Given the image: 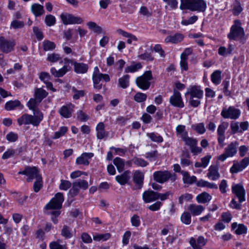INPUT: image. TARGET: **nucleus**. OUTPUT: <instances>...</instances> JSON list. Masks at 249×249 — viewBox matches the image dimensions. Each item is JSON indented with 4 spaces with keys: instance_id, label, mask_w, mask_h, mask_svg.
<instances>
[{
    "instance_id": "obj_1",
    "label": "nucleus",
    "mask_w": 249,
    "mask_h": 249,
    "mask_svg": "<svg viewBox=\"0 0 249 249\" xmlns=\"http://www.w3.org/2000/svg\"><path fill=\"white\" fill-rule=\"evenodd\" d=\"M39 102L35 98H31L27 103L29 109L33 111L34 115L24 114L18 118L17 121L19 125L31 124L34 126H37L43 119V113L38 109L37 106Z\"/></svg>"
},
{
    "instance_id": "obj_2",
    "label": "nucleus",
    "mask_w": 249,
    "mask_h": 249,
    "mask_svg": "<svg viewBox=\"0 0 249 249\" xmlns=\"http://www.w3.org/2000/svg\"><path fill=\"white\" fill-rule=\"evenodd\" d=\"M153 79L152 72L146 71L142 75L138 77L136 79L137 86L142 90L148 89L151 85L150 81Z\"/></svg>"
},
{
    "instance_id": "obj_3",
    "label": "nucleus",
    "mask_w": 249,
    "mask_h": 249,
    "mask_svg": "<svg viewBox=\"0 0 249 249\" xmlns=\"http://www.w3.org/2000/svg\"><path fill=\"white\" fill-rule=\"evenodd\" d=\"M153 178L160 183H163L169 179L173 182L176 180L177 175L171 174L168 171H158L154 173Z\"/></svg>"
},
{
    "instance_id": "obj_4",
    "label": "nucleus",
    "mask_w": 249,
    "mask_h": 249,
    "mask_svg": "<svg viewBox=\"0 0 249 249\" xmlns=\"http://www.w3.org/2000/svg\"><path fill=\"white\" fill-rule=\"evenodd\" d=\"M238 145V142L237 141L230 143L225 148L224 153L218 157V160L221 161H224L227 158L234 156L237 153Z\"/></svg>"
},
{
    "instance_id": "obj_5",
    "label": "nucleus",
    "mask_w": 249,
    "mask_h": 249,
    "mask_svg": "<svg viewBox=\"0 0 249 249\" xmlns=\"http://www.w3.org/2000/svg\"><path fill=\"white\" fill-rule=\"evenodd\" d=\"M240 114V110L233 106H230L228 108L224 107L221 113V115L224 118L231 120L237 119Z\"/></svg>"
},
{
    "instance_id": "obj_6",
    "label": "nucleus",
    "mask_w": 249,
    "mask_h": 249,
    "mask_svg": "<svg viewBox=\"0 0 249 249\" xmlns=\"http://www.w3.org/2000/svg\"><path fill=\"white\" fill-rule=\"evenodd\" d=\"M64 200L63 194L57 193L53 198L50 202L46 205V209H60L62 207V204Z\"/></svg>"
},
{
    "instance_id": "obj_7",
    "label": "nucleus",
    "mask_w": 249,
    "mask_h": 249,
    "mask_svg": "<svg viewBox=\"0 0 249 249\" xmlns=\"http://www.w3.org/2000/svg\"><path fill=\"white\" fill-rule=\"evenodd\" d=\"M16 45L14 40H8L3 36L0 37V51L4 53H9L14 50Z\"/></svg>"
},
{
    "instance_id": "obj_8",
    "label": "nucleus",
    "mask_w": 249,
    "mask_h": 249,
    "mask_svg": "<svg viewBox=\"0 0 249 249\" xmlns=\"http://www.w3.org/2000/svg\"><path fill=\"white\" fill-rule=\"evenodd\" d=\"M60 18L65 25L81 24L83 22L82 18L79 17H75L72 14L69 13H62Z\"/></svg>"
},
{
    "instance_id": "obj_9",
    "label": "nucleus",
    "mask_w": 249,
    "mask_h": 249,
    "mask_svg": "<svg viewBox=\"0 0 249 249\" xmlns=\"http://www.w3.org/2000/svg\"><path fill=\"white\" fill-rule=\"evenodd\" d=\"M18 174L27 176V181L28 182L31 181L34 178H37L38 177H41L36 167L26 166L24 170L19 171Z\"/></svg>"
},
{
    "instance_id": "obj_10",
    "label": "nucleus",
    "mask_w": 249,
    "mask_h": 249,
    "mask_svg": "<svg viewBox=\"0 0 249 249\" xmlns=\"http://www.w3.org/2000/svg\"><path fill=\"white\" fill-rule=\"evenodd\" d=\"M249 165V158L245 157L240 162L236 160L233 161V164L230 168V172L232 174L237 173L243 171Z\"/></svg>"
},
{
    "instance_id": "obj_11",
    "label": "nucleus",
    "mask_w": 249,
    "mask_h": 249,
    "mask_svg": "<svg viewBox=\"0 0 249 249\" xmlns=\"http://www.w3.org/2000/svg\"><path fill=\"white\" fill-rule=\"evenodd\" d=\"M186 145L189 146L191 152L196 155L202 152L201 148L197 146V141L196 139L188 136L182 139Z\"/></svg>"
},
{
    "instance_id": "obj_12",
    "label": "nucleus",
    "mask_w": 249,
    "mask_h": 249,
    "mask_svg": "<svg viewBox=\"0 0 249 249\" xmlns=\"http://www.w3.org/2000/svg\"><path fill=\"white\" fill-rule=\"evenodd\" d=\"M228 126V123L223 122L219 125L217 128V141L221 147H223L224 145V141L225 139V133Z\"/></svg>"
},
{
    "instance_id": "obj_13",
    "label": "nucleus",
    "mask_w": 249,
    "mask_h": 249,
    "mask_svg": "<svg viewBox=\"0 0 249 249\" xmlns=\"http://www.w3.org/2000/svg\"><path fill=\"white\" fill-rule=\"evenodd\" d=\"M244 35L243 29L239 25L234 24L231 26L228 37L231 40H236L237 38L241 37Z\"/></svg>"
},
{
    "instance_id": "obj_14",
    "label": "nucleus",
    "mask_w": 249,
    "mask_h": 249,
    "mask_svg": "<svg viewBox=\"0 0 249 249\" xmlns=\"http://www.w3.org/2000/svg\"><path fill=\"white\" fill-rule=\"evenodd\" d=\"M232 192L238 198L240 203L245 200V190L241 184H234L231 187Z\"/></svg>"
},
{
    "instance_id": "obj_15",
    "label": "nucleus",
    "mask_w": 249,
    "mask_h": 249,
    "mask_svg": "<svg viewBox=\"0 0 249 249\" xmlns=\"http://www.w3.org/2000/svg\"><path fill=\"white\" fill-rule=\"evenodd\" d=\"M170 103L175 107L182 108L184 103L182 101L180 93L177 90H174V94L169 99Z\"/></svg>"
},
{
    "instance_id": "obj_16",
    "label": "nucleus",
    "mask_w": 249,
    "mask_h": 249,
    "mask_svg": "<svg viewBox=\"0 0 249 249\" xmlns=\"http://www.w3.org/2000/svg\"><path fill=\"white\" fill-rule=\"evenodd\" d=\"M65 65L59 70H57L54 68H52L51 69V72L55 77H60L63 76L69 71L68 64L71 60L68 58L64 59Z\"/></svg>"
},
{
    "instance_id": "obj_17",
    "label": "nucleus",
    "mask_w": 249,
    "mask_h": 249,
    "mask_svg": "<svg viewBox=\"0 0 249 249\" xmlns=\"http://www.w3.org/2000/svg\"><path fill=\"white\" fill-rule=\"evenodd\" d=\"M207 242V240L202 236L198 237L196 240L194 238H190L189 243L194 249H203L202 247L204 246Z\"/></svg>"
},
{
    "instance_id": "obj_18",
    "label": "nucleus",
    "mask_w": 249,
    "mask_h": 249,
    "mask_svg": "<svg viewBox=\"0 0 249 249\" xmlns=\"http://www.w3.org/2000/svg\"><path fill=\"white\" fill-rule=\"evenodd\" d=\"M102 80L107 82L110 81V77L107 74H103L99 71V69L97 67L94 68L92 74L93 82H100Z\"/></svg>"
},
{
    "instance_id": "obj_19",
    "label": "nucleus",
    "mask_w": 249,
    "mask_h": 249,
    "mask_svg": "<svg viewBox=\"0 0 249 249\" xmlns=\"http://www.w3.org/2000/svg\"><path fill=\"white\" fill-rule=\"evenodd\" d=\"M158 193L152 190H148L143 192L142 199L145 203H150L158 200Z\"/></svg>"
},
{
    "instance_id": "obj_20",
    "label": "nucleus",
    "mask_w": 249,
    "mask_h": 249,
    "mask_svg": "<svg viewBox=\"0 0 249 249\" xmlns=\"http://www.w3.org/2000/svg\"><path fill=\"white\" fill-rule=\"evenodd\" d=\"M219 169L217 165H214L210 166L207 177L212 180H216L220 178V174L218 172Z\"/></svg>"
},
{
    "instance_id": "obj_21",
    "label": "nucleus",
    "mask_w": 249,
    "mask_h": 249,
    "mask_svg": "<svg viewBox=\"0 0 249 249\" xmlns=\"http://www.w3.org/2000/svg\"><path fill=\"white\" fill-rule=\"evenodd\" d=\"M92 153H84L76 159V163L77 164H83L88 165L89 164V160L93 156Z\"/></svg>"
},
{
    "instance_id": "obj_22",
    "label": "nucleus",
    "mask_w": 249,
    "mask_h": 249,
    "mask_svg": "<svg viewBox=\"0 0 249 249\" xmlns=\"http://www.w3.org/2000/svg\"><path fill=\"white\" fill-rule=\"evenodd\" d=\"M207 7L204 0H193L192 11L204 12Z\"/></svg>"
},
{
    "instance_id": "obj_23",
    "label": "nucleus",
    "mask_w": 249,
    "mask_h": 249,
    "mask_svg": "<svg viewBox=\"0 0 249 249\" xmlns=\"http://www.w3.org/2000/svg\"><path fill=\"white\" fill-rule=\"evenodd\" d=\"M74 106L71 104L62 106L59 110L60 114L66 118H70L73 111Z\"/></svg>"
},
{
    "instance_id": "obj_24",
    "label": "nucleus",
    "mask_w": 249,
    "mask_h": 249,
    "mask_svg": "<svg viewBox=\"0 0 249 249\" xmlns=\"http://www.w3.org/2000/svg\"><path fill=\"white\" fill-rule=\"evenodd\" d=\"M186 94L190 95V97L196 98H202L203 96V91L200 89V87L194 86L192 87Z\"/></svg>"
},
{
    "instance_id": "obj_25",
    "label": "nucleus",
    "mask_w": 249,
    "mask_h": 249,
    "mask_svg": "<svg viewBox=\"0 0 249 249\" xmlns=\"http://www.w3.org/2000/svg\"><path fill=\"white\" fill-rule=\"evenodd\" d=\"M143 179L144 175L142 172L139 170H137L134 172L133 180L136 184L137 189H141L142 187Z\"/></svg>"
},
{
    "instance_id": "obj_26",
    "label": "nucleus",
    "mask_w": 249,
    "mask_h": 249,
    "mask_svg": "<svg viewBox=\"0 0 249 249\" xmlns=\"http://www.w3.org/2000/svg\"><path fill=\"white\" fill-rule=\"evenodd\" d=\"M188 210L193 216H196L202 213L204 210V207L202 205L191 204L189 205Z\"/></svg>"
},
{
    "instance_id": "obj_27",
    "label": "nucleus",
    "mask_w": 249,
    "mask_h": 249,
    "mask_svg": "<svg viewBox=\"0 0 249 249\" xmlns=\"http://www.w3.org/2000/svg\"><path fill=\"white\" fill-rule=\"evenodd\" d=\"M184 36L180 33H177L173 36H168L165 39L166 43L177 44L181 42L184 38Z\"/></svg>"
},
{
    "instance_id": "obj_28",
    "label": "nucleus",
    "mask_w": 249,
    "mask_h": 249,
    "mask_svg": "<svg viewBox=\"0 0 249 249\" xmlns=\"http://www.w3.org/2000/svg\"><path fill=\"white\" fill-rule=\"evenodd\" d=\"M130 174L129 171H125L122 174L117 176L115 178L116 180L121 185H125L130 179Z\"/></svg>"
},
{
    "instance_id": "obj_29",
    "label": "nucleus",
    "mask_w": 249,
    "mask_h": 249,
    "mask_svg": "<svg viewBox=\"0 0 249 249\" xmlns=\"http://www.w3.org/2000/svg\"><path fill=\"white\" fill-rule=\"evenodd\" d=\"M96 130L97 131V138L101 140L108 135V133L106 132L105 130V126L103 123H99L96 126Z\"/></svg>"
},
{
    "instance_id": "obj_30",
    "label": "nucleus",
    "mask_w": 249,
    "mask_h": 249,
    "mask_svg": "<svg viewBox=\"0 0 249 249\" xmlns=\"http://www.w3.org/2000/svg\"><path fill=\"white\" fill-rule=\"evenodd\" d=\"M181 173L183 176L182 180L184 183L192 184L196 183V178L195 176H190L188 172L184 171H182Z\"/></svg>"
},
{
    "instance_id": "obj_31",
    "label": "nucleus",
    "mask_w": 249,
    "mask_h": 249,
    "mask_svg": "<svg viewBox=\"0 0 249 249\" xmlns=\"http://www.w3.org/2000/svg\"><path fill=\"white\" fill-rule=\"evenodd\" d=\"M73 65L74 71L77 73H85L88 71V66L86 64L75 62Z\"/></svg>"
},
{
    "instance_id": "obj_32",
    "label": "nucleus",
    "mask_w": 249,
    "mask_h": 249,
    "mask_svg": "<svg viewBox=\"0 0 249 249\" xmlns=\"http://www.w3.org/2000/svg\"><path fill=\"white\" fill-rule=\"evenodd\" d=\"M48 95V92L42 88H38L35 91V98L39 102H41L42 100Z\"/></svg>"
},
{
    "instance_id": "obj_33",
    "label": "nucleus",
    "mask_w": 249,
    "mask_h": 249,
    "mask_svg": "<svg viewBox=\"0 0 249 249\" xmlns=\"http://www.w3.org/2000/svg\"><path fill=\"white\" fill-rule=\"evenodd\" d=\"M212 199V196L206 192H203L198 195L196 197V200L198 203H206L209 202Z\"/></svg>"
},
{
    "instance_id": "obj_34",
    "label": "nucleus",
    "mask_w": 249,
    "mask_h": 249,
    "mask_svg": "<svg viewBox=\"0 0 249 249\" xmlns=\"http://www.w3.org/2000/svg\"><path fill=\"white\" fill-rule=\"evenodd\" d=\"M71 228L67 225H64L61 231V235L65 238L70 239L73 236Z\"/></svg>"
},
{
    "instance_id": "obj_35",
    "label": "nucleus",
    "mask_w": 249,
    "mask_h": 249,
    "mask_svg": "<svg viewBox=\"0 0 249 249\" xmlns=\"http://www.w3.org/2000/svg\"><path fill=\"white\" fill-rule=\"evenodd\" d=\"M31 9L36 17L42 15L44 13L43 6L39 4L35 3L32 5Z\"/></svg>"
},
{
    "instance_id": "obj_36",
    "label": "nucleus",
    "mask_w": 249,
    "mask_h": 249,
    "mask_svg": "<svg viewBox=\"0 0 249 249\" xmlns=\"http://www.w3.org/2000/svg\"><path fill=\"white\" fill-rule=\"evenodd\" d=\"M113 163L116 166L117 170L119 172H123L125 165V163L124 160L119 157H116L113 160Z\"/></svg>"
},
{
    "instance_id": "obj_37",
    "label": "nucleus",
    "mask_w": 249,
    "mask_h": 249,
    "mask_svg": "<svg viewBox=\"0 0 249 249\" xmlns=\"http://www.w3.org/2000/svg\"><path fill=\"white\" fill-rule=\"evenodd\" d=\"M190 157V156L188 152H183L180 158V163L182 166H187L192 163L189 160Z\"/></svg>"
},
{
    "instance_id": "obj_38",
    "label": "nucleus",
    "mask_w": 249,
    "mask_h": 249,
    "mask_svg": "<svg viewBox=\"0 0 249 249\" xmlns=\"http://www.w3.org/2000/svg\"><path fill=\"white\" fill-rule=\"evenodd\" d=\"M211 80L215 85H218L221 80V71L219 70L215 71L211 74Z\"/></svg>"
},
{
    "instance_id": "obj_39",
    "label": "nucleus",
    "mask_w": 249,
    "mask_h": 249,
    "mask_svg": "<svg viewBox=\"0 0 249 249\" xmlns=\"http://www.w3.org/2000/svg\"><path fill=\"white\" fill-rule=\"evenodd\" d=\"M42 47L45 51H52L55 49L56 45L53 42L45 40L42 42Z\"/></svg>"
},
{
    "instance_id": "obj_40",
    "label": "nucleus",
    "mask_w": 249,
    "mask_h": 249,
    "mask_svg": "<svg viewBox=\"0 0 249 249\" xmlns=\"http://www.w3.org/2000/svg\"><path fill=\"white\" fill-rule=\"evenodd\" d=\"M79 190L80 189L86 190L89 187L88 182L84 179H78L72 183Z\"/></svg>"
},
{
    "instance_id": "obj_41",
    "label": "nucleus",
    "mask_w": 249,
    "mask_h": 249,
    "mask_svg": "<svg viewBox=\"0 0 249 249\" xmlns=\"http://www.w3.org/2000/svg\"><path fill=\"white\" fill-rule=\"evenodd\" d=\"M119 85L123 89H126L129 85V75L126 74L118 80Z\"/></svg>"
},
{
    "instance_id": "obj_42",
    "label": "nucleus",
    "mask_w": 249,
    "mask_h": 249,
    "mask_svg": "<svg viewBox=\"0 0 249 249\" xmlns=\"http://www.w3.org/2000/svg\"><path fill=\"white\" fill-rule=\"evenodd\" d=\"M20 103L18 100L10 101L7 102L5 105V109L6 110L10 111L14 109L16 107L20 106Z\"/></svg>"
},
{
    "instance_id": "obj_43",
    "label": "nucleus",
    "mask_w": 249,
    "mask_h": 249,
    "mask_svg": "<svg viewBox=\"0 0 249 249\" xmlns=\"http://www.w3.org/2000/svg\"><path fill=\"white\" fill-rule=\"evenodd\" d=\"M177 135L179 136L182 140L188 136V132L185 130V126L184 125H178L176 127Z\"/></svg>"
},
{
    "instance_id": "obj_44",
    "label": "nucleus",
    "mask_w": 249,
    "mask_h": 249,
    "mask_svg": "<svg viewBox=\"0 0 249 249\" xmlns=\"http://www.w3.org/2000/svg\"><path fill=\"white\" fill-rule=\"evenodd\" d=\"M180 9L181 10L188 9L192 11L193 0H180Z\"/></svg>"
},
{
    "instance_id": "obj_45",
    "label": "nucleus",
    "mask_w": 249,
    "mask_h": 249,
    "mask_svg": "<svg viewBox=\"0 0 249 249\" xmlns=\"http://www.w3.org/2000/svg\"><path fill=\"white\" fill-rule=\"evenodd\" d=\"M132 161L136 165L142 167H145L148 164V162L147 161L143 159L138 157L133 158L132 159Z\"/></svg>"
},
{
    "instance_id": "obj_46",
    "label": "nucleus",
    "mask_w": 249,
    "mask_h": 249,
    "mask_svg": "<svg viewBox=\"0 0 249 249\" xmlns=\"http://www.w3.org/2000/svg\"><path fill=\"white\" fill-rule=\"evenodd\" d=\"M181 222L186 224L189 225L191 222V214L188 212H184L180 217Z\"/></svg>"
},
{
    "instance_id": "obj_47",
    "label": "nucleus",
    "mask_w": 249,
    "mask_h": 249,
    "mask_svg": "<svg viewBox=\"0 0 249 249\" xmlns=\"http://www.w3.org/2000/svg\"><path fill=\"white\" fill-rule=\"evenodd\" d=\"M142 66L140 63L127 66L125 69V72H134L142 68Z\"/></svg>"
},
{
    "instance_id": "obj_48",
    "label": "nucleus",
    "mask_w": 249,
    "mask_h": 249,
    "mask_svg": "<svg viewBox=\"0 0 249 249\" xmlns=\"http://www.w3.org/2000/svg\"><path fill=\"white\" fill-rule=\"evenodd\" d=\"M72 91L73 92V98L75 100L79 99L80 97H84L85 92L84 90H77L75 87L72 88Z\"/></svg>"
},
{
    "instance_id": "obj_49",
    "label": "nucleus",
    "mask_w": 249,
    "mask_h": 249,
    "mask_svg": "<svg viewBox=\"0 0 249 249\" xmlns=\"http://www.w3.org/2000/svg\"><path fill=\"white\" fill-rule=\"evenodd\" d=\"M147 97L146 94L138 92L135 95L134 99L138 103H141L144 102L146 100Z\"/></svg>"
},
{
    "instance_id": "obj_50",
    "label": "nucleus",
    "mask_w": 249,
    "mask_h": 249,
    "mask_svg": "<svg viewBox=\"0 0 249 249\" xmlns=\"http://www.w3.org/2000/svg\"><path fill=\"white\" fill-rule=\"evenodd\" d=\"M192 128L194 129L197 133L200 134H203L206 131L204 124L202 123L193 125Z\"/></svg>"
},
{
    "instance_id": "obj_51",
    "label": "nucleus",
    "mask_w": 249,
    "mask_h": 249,
    "mask_svg": "<svg viewBox=\"0 0 249 249\" xmlns=\"http://www.w3.org/2000/svg\"><path fill=\"white\" fill-rule=\"evenodd\" d=\"M193 198V196L191 194L186 193L180 196L178 198V203L182 204L184 201H189Z\"/></svg>"
},
{
    "instance_id": "obj_52",
    "label": "nucleus",
    "mask_w": 249,
    "mask_h": 249,
    "mask_svg": "<svg viewBox=\"0 0 249 249\" xmlns=\"http://www.w3.org/2000/svg\"><path fill=\"white\" fill-rule=\"evenodd\" d=\"M61 59L60 55L58 53H52L48 54L47 60L52 63H55Z\"/></svg>"
},
{
    "instance_id": "obj_53",
    "label": "nucleus",
    "mask_w": 249,
    "mask_h": 249,
    "mask_svg": "<svg viewBox=\"0 0 249 249\" xmlns=\"http://www.w3.org/2000/svg\"><path fill=\"white\" fill-rule=\"evenodd\" d=\"M42 179L41 177H38L34 182L33 188L35 192H38L42 187Z\"/></svg>"
},
{
    "instance_id": "obj_54",
    "label": "nucleus",
    "mask_w": 249,
    "mask_h": 249,
    "mask_svg": "<svg viewBox=\"0 0 249 249\" xmlns=\"http://www.w3.org/2000/svg\"><path fill=\"white\" fill-rule=\"evenodd\" d=\"M45 22L48 26L54 25L56 22L55 17L52 15H47L45 18Z\"/></svg>"
},
{
    "instance_id": "obj_55",
    "label": "nucleus",
    "mask_w": 249,
    "mask_h": 249,
    "mask_svg": "<svg viewBox=\"0 0 249 249\" xmlns=\"http://www.w3.org/2000/svg\"><path fill=\"white\" fill-rule=\"evenodd\" d=\"M68 131V128L66 126H62L59 131L54 133V135L53 137V139H56L63 136Z\"/></svg>"
},
{
    "instance_id": "obj_56",
    "label": "nucleus",
    "mask_w": 249,
    "mask_h": 249,
    "mask_svg": "<svg viewBox=\"0 0 249 249\" xmlns=\"http://www.w3.org/2000/svg\"><path fill=\"white\" fill-rule=\"evenodd\" d=\"M148 136L151 139V140L153 142H161L163 141L162 137L160 135L158 134H155L154 133H151L148 134Z\"/></svg>"
},
{
    "instance_id": "obj_57",
    "label": "nucleus",
    "mask_w": 249,
    "mask_h": 249,
    "mask_svg": "<svg viewBox=\"0 0 249 249\" xmlns=\"http://www.w3.org/2000/svg\"><path fill=\"white\" fill-rule=\"evenodd\" d=\"M71 186V183L70 181L66 180H61L59 185V188L60 190L66 191L70 188Z\"/></svg>"
},
{
    "instance_id": "obj_58",
    "label": "nucleus",
    "mask_w": 249,
    "mask_h": 249,
    "mask_svg": "<svg viewBox=\"0 0 249 249\" xmlns=\"http://www.w3.org/2000/svg\"><path fill=\"white\" fill-rule=\"evenodd\" d=\"M198 19L196 16L191 17L188 19H184L181 21V24L184 25H188L194 23Z\"/></svg>"
},
{
    "instance_id": "obj_59",
    "label": "nucleus",
    "mask_w": 249,
    "mask_h": 249,
    "mask_svg": "<svg viewBox=\"0 0 249 249\" xmlns=\"http://www.w3.org/2000/svg\"><path fill=\"white\" fill-rule=\"evenodd\" d=\"M24 25V24L23 21H19L18 20H14L13 21H12L10 25V28L15 29L21 28L23 27Z\"/></svg>"
},
{
    "instance_id": "obj_60",
    "label": "nucleus",
    "mask_w": 249,
    "mask_h": 249,
    "mask_svg": "<svg viewBox=\"0 0 249 249\" xmlns=\"http://www.w3.org/2000/svg\"><path fill=\"white\" fill-rule=\"evenodd\" d=\"M158 156V151L155 150L152 152L146 153L145 158L148 159L150 161L154 160Z\"/></svg>"
},
{
    "instance_id": "obj_61",
    "label": "nucleus",
    "mask_w": 249,
    "mask_h": 249,
    "mask_svg": "<svg viewBox=\"0 0 249 249\" xmlns=\"http://www.w3.org/2000/svg\"><path fill=\"white\" fill-rule=\"evenodd\" d=\"M162 204L161 202L157 201L155 203L149 206L147 209L152 211H157L160 209Z\"/></svg>"
},
{
    "instance_id": "obj_62",
    "label": "nucleus",
    "mask_w": 249,
    "mask_h": 249,
    "mask_svg": "<svg viewBox=\"0 0 249 249\" xmlns=\"http://www.w3.org/2000/svg\"><path fill=\"white\" fill-rule=\"evenodd\" d=\"M33 32L38 40H41L43 38V33L37 27H33Z\"/></svg>"
},
{
    "instance_id": "obj_63",
    "label": "nucleus",
    "mask_w": 249,
    "mask_h": 249,
    "mask_svg": "<svg viewBox=\"0 0 249 249\" xmlns=\"http://www.w3.org/2000/svg\"><path fill=\"white\" fill-rule=\"evenodd\" d=\"M132 226L137 227L140 225L141 221L140 217L137 215H134L131 218Z\"/></svg>"
},
{
    "instance_id": "obj_64",
    "label": "nucleus",
    "mask_w": 249,
    "mask_h": 249,
    "mask_svg": "<svg viewBox=\"0 0 249 249\" xmlns=\"http://www.w3.org/2000/svg\"><path fill=\"white\" fill-rule=\"evenodd\" d=\"M77 119L81 122H86L89 119V116L82 110L77 112Z\"/></svg>"
}]
</instances>
